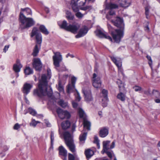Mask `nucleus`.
I'll return each mask as SVG.
<instances>
[{
	"mask_svg": "<svg viewBox=\"0 0 160 160\" xmlns=\"http://www.w3.org/2000/svg\"><path fill=\"white\" fill-rule=\"evenodd\" d=\"M93 142L96 144L99 142V140H98V137L97 136H95L94 138Z\"/></svg>",
	"mask_w": 160,
	"mask_h": 160,
	"instance_id": "obj_52",
	"label": "nucleus"
},
{
	"mask_svg": "<svg viewBox=\"0 0 160 160\" xmlns=\"http://www.w3.org/2000/svg\"><path fill=\"white\" fill-rule=\"evenodd\" d=\"M63 135L66 144L72 152H75V146L73 143L72 135L69 132H66L64 133Z\"/></svg>",
	"mask_w": 160,
	"mask_h": 160,
	"instance_id": "obj_5",
	"label": "nucleus"
},
{
	"mask_svg": "<svg viewBox=\"0 0 160 160\" xmlns=\"http://www.w3.org/2000/svg\"><path fill=\"white\" fill-rule=\"evenodd\" d=\"M32 65L36 70L40 71L42 67V64L39 58H35L33 60Z\"/></svg>",
	"mask_w": 160,
	"mask_h": 160,
	"instance_id": "obj_14",
	"label": "nucleus"
},
{
	"mask_svg": "<svg viewBox=\"0 0 160 160\" xmlns=\"http://www.w3.org/2000/svg\"><path fill=\"white\" fill-rule=\"evenodd\" d=\"M21 11H26L28 14H32V11L31 10L28 8H21Z\"/></svg>",
	"mask_w": 160,
	"mask_h": 160,
	"instance_id": "obj_43",
	"label": "nucleus"
},
{
	"mask_svg": "<svg viewBox=\"0 0 160 160\" xmlns=\"http://www.w3.org/2000/svg\"><path fill=\"white\" fill-rule=\"evenodd\" d=\"M108 150H105V151L104 150L102 151V154H103L104 153H105L107 154L108 156L110 158H112V153L111 152H109L108 151Z\"/></svg>",
	"mask_w": 160,
	"mask_h": 160,
	"instance_id": "obj_41",
	"label": "nucleus"
},
{
	"mask_svg": "<svg viewBox=\"0 0 160 160\" xmlns=\"http://www.w3.org/2000/svg\"><path fill=\"white\" fill-rule=\"evenodd\" d=\"M25 74L28 75L32 74L33 72L32 70L29 67H27L24 70Z\"/></svg>",
	"mask_w": 160,
	"mask_h": 160,
	"instance_id": "obj_37",
	"label": "nucleus"
},
{
	"mask_svg": "<svg viewBox=\"0 0 160 160\" xmlns=\"http://www.w3.org/2000/svg\"><path fill=\"white\" fill-rule=\"evenodd\" d=\"M56 112L59 117L61 119L64 118L68 119L71 117V114L68 112L66 110H63L61 108H57Z\"/></svg>",
	"mask_w": 160,
	"mask_h": 160,
	"instance_id": "obj_8",
	"label": "nucleus"
},
{
	"mask_svg": "<svg viewBox=\"0 0 160 160\" xmlns=\"http://www.w3.org/2000/svg\"><path fill=\"white\" fill-rule=\"evenodd\" d=\"M68 57H71L73 58L74 57V56L73 55L69 53H68L67 54L66 57V58H68Z\"/></svg>",
	"mask_w": 160,
	"mask_h": 160,
	"instance_id": "obj_56",
	"label": "nucleus"
},
{
	"mask_svg": "<svg viewBox=\"0 0 160 160\" xmlns=\"http://www.w3.org/2000/svg\"><path fill=\"white\" fill-rule=\"evenodd\" d=\"M87 0H76V2L79 7L84 6ZM88 2H90L91 0H87Z\"/></svg>",
	"mask_w": 160,
	"mask_h": 160,
	"instance_id": "obj_31",
	"label": "nucleus"
},
{
	"mask_svg": "<svg viewBox=\"0 0 160 160\" xmlns=\"http://www.w3.org/2000/svg\"><path fill=\"white\" fill-rule=\"evenodd\" d=\"M154 101L155 102L157 103H160V99H159L158 98L155 99L154 100Z\"/></svg>",
	"mask_w": 160,
	"mask_h": 160,
	"instance_id": "obj_57",
	"label": "nucleus"
},
{
	"mask_svg": "<svg viewBox=\"0 0 160 160\" xmlns=\"http://www.w3.org/2000/svg\"><path fill=\"white\" fill-rule=\"evenodd\" d=\"M9 47V45H8V46H5V47H4V48L3 49V52H6V50H8V48Z\"/></svg>",
	"mask_w": 160,
	"mask_h": 160,
	"instance_id": "obj_55",
	"label": "nucleus"
},
{
	"mask_svg": "<svg viewBox=\"0 0 160 160\" xmlns=\"http://www.w3.org/2000/svg\"><path fill=\"white\" fill-rule=\"evenodd\" d=\"M39 29L42 33L45 35H48L49 33V32L43 25H40Z\"/></svg>",
	"mask_w": 160,
	"mask_h": 160,
	"instance_id": "obj_28",
	"label": "nucleus"
},
{
	"mask_svg": "<svg viewBox=\"0 0 160 160\" xmlns=\"http://www.w3.org/2000/svg\"><path fill=\"white\" fill-rule=\"evenodd\" d=\"M76 12L75 15L78 18H82L83 16V14L79 12L78 11Z\"/></svg>",
	"mask_w": 160,
	"mask_h": 160,
	"instance_id": "obj_45",
	"label": "nucleus"
},
{
	"mask_svg": "<svg viewBox=\"0 0 160 160\" xmlns=\"http://www.w3.org/2000/svg\"><path fill=\"white\" fill-rule=\"evenodd\" d=\"M87 135V132H84L82 134H81L79 137V140L80 141V143H83L84 142Z\"/></svg>",
	"mask_w": 160,
	"mask_h": 160,
	"instance_id": "obj_34",
	"label": "nucleus"
},
{
	"mask_svg": "<svg viewBox=\"0 0 160 160\" xmlns=\"http://www.w3.org/2000/svg\"><path fill=\"white\" fill-rule=\"evenodd\" d=\"M151 76V78L152 79H154L155 82H158L160 81L159 80H157V79L159 78V77L158 76V72L156 70L152 71Z\"/></svg>",
	"mask_w": 160,
	"mask_h": 160,
	"instance_id": "obj_22",
	"label": "nucleus"
},
{
	"mask_svg": "<svg viewBox=\"0 0 160 160\" xmlns=\"http://www.w3.org/2000/svg\"><path fill=\"white\" fill-rule=\"evenodd\" d=\"M118 3L119 6L122 7L126 8L131 4V0H118Z\"/></svg>",
	"mask_w": 160,
	"mask_h": 160,
	"instance_id": "obj_16",
	"label": "nucleus"
},
{
	"mask_svg": "<svg viewBox=\"0 0 160 160\" xmlns=\"http://www.w3.org/2000/svg\"><path fill=\"white\" fill-rule=\"evenodd\" d=\"M28 112H29V113L30 114H31L33 116H35L37 113V112L35 110H34L32 109V108H28Z\"/></svg>",
	"mask_w": 160,
	"mask_h": 160,
	"instance_id": "obj_42",
	"label": "nucleus"
},
{
	"mask_svg": "<svg viewBox=\"0 0 160 160\" xmlns=\"http://www.w3.org/2000/svg\"><path fill=\"white\" fill-rule=\"evenodd\" d=\"M59 153L60 155H62L64 157H67V150L63 148V147L61 146L59 147L58 148Z\"/></svg>",
	"mask_w": 160,
	"mask_h": 160,
	"instance_id": "obj_20",
	"label": "nucleus"
},
{
	"mask_svg": "<svg viewBox=\"0 0 160 160\" xmlns=\"http://www.w3.org/2000/svg\"><path fill=\"white\" fill-rule=\"evenodd\" d=\"M58 104L63 108L68 107V103L67 102H65L63 100H60L58 102Z\"/></svg>",
	"mask_w": 160,
	"mask_h": 160,
	"instance_id": "obj_29",
	"label": "nucleus"
},
{
	"mask_svg": "<svg viewBox=\"0 0 160 160\" xmlns=\"http://www.w3.org/2000/svg\"><path fill=\"white\" fill-rule=\"evenodd\" d=\"M72 104L73 107L74 108H76L78 106V103L75 102H72Z\"/></svg>",
	"mask_w": 160,
	"mask_h": 160,
	"instance_id": "obj_53",
	"label": "nucleus"
},
{
	"mask_svg": "<svg viewBox=\"0 0 160 160\" xmlns=\"http://www.w3.org/2000/svg\"><path fill=\"white\" fill-rule=\"evenodd\" d=\"M115 145V142L114 141H113L112 143V145H111L110 147L109 148L110 149H112L113 148Z\"/></svg>",
	"mask_w": 160,
	"mask_h": 160,
	"instance_id": "obj_54",
	"label": "nucleus"
},
{
	"mask_svg": "<svg viewBox=\"0 0 160 160\" xmlns=\"http://www.w3.org/2000/svg\"><path fill=\"white\" fill-rule=\"evenodd\" d=\"M118 8V6L116 4L111 3L107 4L106 9L109 10L106 15L107 18L110 19L111 18V16L115 15V12L113 9L117 8Z\"/></svg>",
	"mask_w": 160,
	"mask_h": 160,
	"instance_id": "obj_6",
	"label": "nucleus"
},
{
	"mask_svg": "<svg viewBox=\"0 0 160 160\" xmlns=\"http://www.w3.org/2000/svg\"><path fill=\"white\" fill-rule=\"evenodd\" d=\"M133 88L136 92L141 91L142 90V88L141 87L137 86L134 87Z\"/></svg>",
	"mask_w": 160,
	"mask_h": 160,
	"instance_id": "obj_48",
	"label": "nucleus"
},
{
	"mask_svg": "<svg viewBox=\"0 0 160 160\" xmlns=\"http://www.w3.org/2000/svg\"><path fill=\"white\" fill-rule=\"evenodd\" d=\"M118 87L119 88L120 90H121V89L122 88L124 87V85L122 83H121L120 85H118Z\"/></svg>",
	"mask_w": 160,
	"mask_h": 160,
	"instance_id": "obj_59",
	"label": "nucleus"
},
{
	"mask_svg": "<svg viewBox=\"0 0 160 160\" xmlns=\"http://www.w3.org/2000/svg\"><path fill=\"white\" fill-rule=\"evenodd\" d=\"M107 102H105L102 103V106L103 107H106L107 106Z\"/></svg>",
	"mask_w": 160,
	"mask_h": 160,
	"instance_id": "obj_64",
	"label": "nucleus"
},
{
	"mask_svg": "<svg viewBox=\"0 0 160 160\" xmlns=\"http://www.w3.org/2000/svg\"><path fill=\"white\" fill-rule=\"evenodd\" d=\"M88 29L86 26H83L79 30L78 33L76 35L75 37L78 38L84 36L88 32Z\"/></svg>",
	"mask_w": 160,
	"mask_h": 160,
	"instance_id": "obj_15",
	"label": "nucleus"
},
{
	"mask_svg": "<svg viewBox=\"0 0 160 160\" xmlns=\"http://www.w3.org/2000/svg\"><path fill=\"white\" fill-rule=\"evenodd\" d=\"M39 52V49L38 48V45L36 44L35 46V47L34 48L33 52L32 53V55L33 56L35 57L36 56L38 53Z\"/></svg>",
	"mask_w": 160,
	"mask_h": 160,
	"instance_id": "obj_38",
	"label": "nucleus"
},
{
	"mask_svg": "<svg viewBox=\"0 0 160 160\" xmlns=\"http://www.w3.org/2000/svg\"><path fill=\"white\" fill-rule=\"evenodd\" d=\"M76 0H72L71 3V5L73 12H75L78 11L79 9L78 7V4L76 2Z\"/></svg>",
	"mask_w": 160,
	"mask_h": 160,
	"instance_id": "obj_21",
	"label": "nucleus"
},
{
	"mask_svg": "<svg viewBox=\"0 0 160 160\" xmlns=\"http://www.w3.org/2000/svg\"><path fill=\"white\" fill-rule=\"evenodd\" d=\"M50 138H51V144L52 145L53 142L54 140V133L52 132L51 133Z\"/></svg>",
	"mask_w": 160,
	"mask_h": 160,
	"instance_id": "obj_47",
	"label": "nucleus"
},
{
	"mask_svg": "<svg viewBox=\"0 0 160 160\" xmlns=\"http://www.w3.org/2000/svg\"><path fill=\"white\" fill-rule=\"evenodd\" d=\"M117 97L118 99L122 102L124 101L126 99L125 95L122 92L119 93L118 94Z\"/></svg>",
	"mask_w": 160,
	"mask_h": 160,
	"instance_id": "obj_33",
	"label": "nucleus"
},
{
	"mask_svg": "<svg viewBox=\"0 0 160 160\" xmlns=\"http://www.w3.org/2000/svg\"><path fill=\"white\" fill-rule=\"evenodd\" d=\"M145 14L147 18H148V16L149 15V8L148 7H146L145 8Z\"/></svg>",
	"mask_w": 160,
	"mask_h": 160,
	"instance_id": "obj_50",
	"label": "nucleus"
},
{
	"mask_svg": "<svg viewBox=\"0 0 160 160\" xmlns=\"http://www.w3.org/2000/svg\"><path fill=\"white\" fill-rule=\"evenodd\" d=\"M84 127L86 128L88 130L90 129L91 123L86 118H84L83 122Z\"/></svg>",
	"mask_w": 160,
	"mask_h": 160,
	"instance_id": "obj_26",
	"label": "nucleus"
},
{
	"mask_svg": "<svg viewBox=\"0 0 160 160\" xmlns=\"http://www.w3.org/2000/svg\"><path fill=\"white\" fill-rule=\"evenodd\" d=\"M20 128V125L18 123H16L13 127V129L15 130H18Z\"/></svg>",
	"mask_w": 160,
	"mask_h": 160,
	"instance_id": "obj_49",
	"label": "nucleus"
},
{
	"mask_svg": "<svg viewBox=\"0 0 160 160\" xmlns=\"http://www.w3.org/2000/svg\"><path fill=\"white\" fill-rule=\"evenodd\" d=\"M78 112L80 118H82L84 120V118H86L85 114L81 108H79L78 110Z\"/></svg>",
	"mask_w": 160,
	"mask_h": 160,
	"instance_id": "obj_36",
	"label": "nucleus"
},
{
	"mask_svg": "<svg viewBox=\"0 0 160 160\" xmlns=\"http://www.w3.org/2000/svg\"><path fill=\"white\" fill-rule=\"evenodd\" d=\"M66 18L68 20H73L74 18V15L69 11L66 12Z\"/></svg>",
	"mask_w": 160,
	"mask_h": 160,
	"instance_id": "obj_24",
	"label": "nucleus"
},
{
	"mask_svg": "<svg viewBox=\"0 0 160 160\" xmlns=\"http://www.w3.org/2000/svg\"><path fill=\"white\" fill-rule=\"evenodd\" d=\"M110 58L118 68H121L122 66V62L120 61H118L116 58L114 57H111Z\"/></svg>",
	"mask_w": 160,
	"mask_h": 160,
	"instance_id": "obj_25",
	"label": "nucleus"
},
{
	"mask_svg": "<svg viewBox=\"0 0 160 160\" xmlns=\"http://www.w3.org/2000/svg\"><path fill=\"white\" fill-rule=\"evenodd\" d=\"M19 19L22 24L21 27L25 29L31 27L34 25L35 22L31 18H27L21 12L19 15Z\"/></svg>",
	"mask_w": 160,
	"mask_h": 160,
	"instance_id": "obj_3",
	"label": "nucleus"
},
{
	"mask_svg": "<svg viewBox=\"0 0 160 160\" xmlns=\"http://www.w3.org/2000/svg\"><path fill=\"white\" fill-rule=\"evenodd\" d=\"M152 60L149 61L148 64L149 65L150 67L151 68H152Z\"/></svg>",
	"mask_w": 160,
	"mask_h": 160,
	"instance_id": "obj_60",
	"label": "nucleus"
},
{
	"mask_svg": "<svg viewBox=\"0 0 160 160\" xmlns=\"http://www.w3.org/2000/svg\"><path fill=\"white\" fill-rule=\"evenodd\" d=\"M59 25L61 28L74 34L77 32L80 27L79 25L77 23L74 24H70L68 25V24L65 20L63 21L62 24H59Z\"/></svg>",
	"mask_w": 160,
	"mask_h": 160,
	"instance_id": "obj_4",
	"label": "nucleus"
},
{
	"mask_svg": "<svg viewBox=\"0 0 160 160\" xmlns=\"http://www.w3.org/2000/svg\"><path fill=\"white\" fill-rule=\"evenodd\" d=\"M108 133V130L106 128L104 127L101 129L99 131V136L102 138L106 137Z\"/></svg>",
	"mask_w": 160,
	"mask_h": 160,
	"instance_id": "obj_19",
	"label": "nucleus"
},
{
	"mask_svg": "<svg viewBox=\"0 0 160 160\" xmlns=\"http://www.w3.org/2000/svg\"><path fill=\"white\" fill-rule=\"evenodd\" d=\"M110 142V141H104L103 142V149L102 151L108 150L109 149L108 146Z\"/></svg>",
	"mask_w": 160,
	"mask_h": 160,
	"instance_id": "obj_32",
	"label": "nucleus"
},
{
	"mask_svg": "<svg viewBox=\"0 0 160 160\" xmlns=\"http://www.w3.org/2000/svg\"><path fill=\"white\" fill-rule=\"evenodd\" d=\"M81 98L80 97L79 93L77 91V95L76 96V99L78 101H79L81 100Z\"/></svg>",
	"mask_w": 160,
	"mask_h": 160,
	"instance_id": "obj_51",
	"label": "nucleus"
},
{
	"mask_svg": "<svg viewBox=\"0 0 160 160\" xmlns=\"http://www.w3.org/2000/svg\"><path fill=\"white\" fill-rule=\"evenodd\" d=\"M22 65L20 63V61L18 59L16 63L13 66V69L16 72H18L20 71L21 68L22 67Z\"/></svg>",
	"mask_w": 160,
	"mask_h": 160,
	"instance_id": "obj_18",
	"label": "nucleus"
},
{
	"mask_svg": "<svg viewBox=\"0 0 160 160\" xmlns=\"http://www.w3.org/2000/svg\"><path fill=\"white\" fill-rule=\"evenodd\" d=\"M82 92L84 96V99L87 102H89L93 100V98L91 94V90L89 88H84Z\"/></svg>",
	"mask_w": 160,
	"mask_h": 160,
	"instance_id": "obj_12",
	"label": "nucleus"
},
{
	"mask_svg": "<svg viewBox=\"0 0 160 160\" xmlns=\"http://www.w3.org/2000/svg\"><path fill=\"white\" fill-rule=\"evenodd\" d=\"M75 157L72 154L69 153L68 156V160H75Z\"/></svg>",
	"mask_w": 160,
	"mask_h": 160,
	"instance_id": "obj_46",
	"label": "nucleus"
},
{
	"mask_svg": "<svg viewBox=\"0 0 160 160\" xmlns=\"http://www.w3.org/2000/svg\"><path fill=\"white\" fill-rule=\"evenodd\" d=\"M85 154L86 158H89L94 154V152L91 149H88L85 151Z\"/></svg>",
	"mask_w": 160,
	"mask_h": 160,
	"instance_id": "obj_27",
	"label": "nucleus"
},
{
	"mask_svg": "<svg viewBox=\"0 0 160 160\" xmlns=\"http://www.w3.org/2000/svg\"><path fill=\"white\" fill-rule=\"evenodd\" d=\"M112 22L115 26L119 28V29H116L111 31L110 27L111 26H108L109 31L111 32V34L114 42L119 43L123 35L124 24L123 20L122 18L117 17L116 20L112 21Z\"/></svg>",
	"mask_w": 160,
	"mask_h": 160,
	"instance_id": "obj_2",
	"label": "nucleus"
},
{
	"mask_svg": "<svg viewBox=\"0 0 160 160\" xmlns=\"http://www.w3.org/2000/svg\"><path fill=\"white\" fill-rule=\"evenodd\" d=\"M71 125L70 122L68 120L63 121L62 123L61 126L62 129L65 130L69 128Z\"/></svg>",
	"mask_w": 160,
	"mask_h": 160,
	"instance_id": "obj_23",
	"label": "nucleus"
},
{
	"mask_svg": "<svg viewBox=\"0 0 160 160\" xmlns=\"http://www.w3.org/2000/svg\"><path fill=\"white\" fill-rule=\"evenodd\" d=\"M145 31H147V32L149 31V28L148 26V25L145 27Z\"/></svg>",
	"mask_w": 160,
	"mask_h": 160,
	"instance_id": "obj_58",
	"label": "nucleus"
},
{
	"mask_svg": "<svg viewBox=\"0 0 160 160\" xmlns=\"http://www.w3.org/2000/svg\"><path fill=\"white\" fill-rule=\"evenodd\" d=\"M92 83L93 86L96 88H100L102 84V82L99 77L94 73L92 78Z\"/></svg>",
	"mask_w": 160,
	"mask_h": 160,
	"instance_id": "obj_11",
	"label": "nucleus"
},
{
	"mask_svg": "<svg viewBox=\"0 0 160 160\" xmlns=\"http://www.w3.org/2000/svg\"><path fill=\"white\" fill-rule=\"evenodd\" d=\"M75 126L74 124H73L72 126V132L74 131L75 130Z\"/></svg>",
	"mask_w": 160,
	"mask_h": 160,
	"instance_id": "obj_63",
	"label": "nucleus"
},
{
	"mask_svg": "<svg viewBox=\"0 0 160 160\" xmlns=\"http://www.w3.org/2000/svg\"><path fill=\"white\" fill-rule=\"evenodd\" d=\"M152 96L156 98H159L160 96V93L156 90H153L152 93Z\"/></svg>",
	"mask_w": 160,
	"mask_h": 160,
	"instance_id": "obj_35",
	"label": "nucleus"
},
{
	"mask_svg": "<svg viewBox=\"0 0 160 160\" xmlns=\"http://www.w3.org/2000/svg\"><path fill=\"white\" fill-rule=\"evenodd\" d=\"M48 87L47 77L45 74H43L39 81L38 88L34 90V95L40 97L47 95L48 97L51 98L52 96V91L50 87L48 91Z\"/></svg>",
	"mask_w": 160,
	"mask_h": 160,
	"instance_id": "obj_1",
	"label": "nucleus"
},
{
	"mask_svg": "<svg viewBox=\"0 0 160 160\" xmlns=\"http://www.w3.org/2000/svg\"><path fill=\"white\" fill-rule=\"evenodd\" d=\"M77 80V78L74 76H72L71 78V82L69 83L67 86V92L68 94L76 91L75 88V84Z\"/></svg>",
	"mask_w": 160,
	"mask_h": 160,
	"instance_id": "obj_10",
	"label": "nucleus"
},
{
	"mask_svg": "<svg viewBox=\"0 0 160 160\" xmlns=\"http://www.w3.org/2000/svg\"><path fill=\"white\" fill-rule=\"evenodd\" d=\"M54 55L53 56L52 59L53 61V64L56 68L60 67V63L62 59V56L59 52H54Z\"/></svg>",
	"mask_w": 160,
	"mask_h": 160,
	"instance_id": "obj_7",
	"label": "nucleus"
},
{
	"mask_svg": "<svg viewBox=\"0 0 160 160\" xmlns=\"http://www.w3.org/2000/svg\"><path fill=\"white\" fill-rule=\"evenodd\" d=\"M144 93L146 94H150V91L149 89H148L147 91H144Z\"/></svg>",
	"mask_w": 160,
	"mask_h": 160,
	"instance_id": "obj_62",
	"label": "nucleus"
},
{
	"mask_svg": "<svg viewBox=\"0 0 160 160\" xmlns=\"http://www.w3.org/2000/svg\"><path fill=\"white\" fill-rule=\"evenodd\" d=\"M36 35L37 43L40 45L42 42V37L40 33H38V29L36 27L33 28L32 30L31 37H33Z\"/></svg>",
	"mask_w": 160,
	"mask_h": 160,
	"instance_id": "obj_9",
	"label": "nucleus"
},
{
	"mask_svg": "<svg viewBox=\"0 0 160 160\" xmlns=\"http://www.w3.org/2000/svg\"><path fill=\"white\" fill-rule=\"evenodd\" d=\"M58 89L60 92L63 91L64 90L63 86L62 85L61 82L60 81H59L58 82Z\"/></svg>",
	"mask_w": 160,
	"mask_h": 160,
	"instance_id": "obj_44",
	"label": "nucleus"
},
{
	"mask_svg": "<svg viewBox=\"0 0 160 160\" xmlns=\"http://www.w3.org/2000/svg\"><path fill=\"white\" fill-rule=\"evenodd\" d=\"M32 85L29 83H25L23 86L22 89V92L26 95H27L30 92L31 89L32 88Z\"/></svg>",
	"mask_w": 160,
	"mask_h": 160,
	"instance_id": "obj_17",
	"label": "nucleus"
},
{
	"mask_svg": "<svg viewBox=\"0 0 160 160\" xmlns=\"http://www.w3.org/2000/svg\"><path fill=\"white\" fill-rule=\"evenodd\" d=\"M92 9V6L91 5L86 6L85 7H81L80 8L81 10L86 11L87 10H90Z\"/></svg>",
	"mask_w": 160,
	"mask_h": 160,
	"instance_id": "obj_39",
	"label": "nucleus"
},
{
	"mask_svg": "<svg viewBox=\"0 0 160 160\" xmlns=\"http://www.w3.org/2000/svg\"><path fill=\"white\" fill-rule=\"evenodd\" d=\"M146 57L149 61L152 60L151 59V57L150 56H148V55H147V56H146Z\"/></svg>",
	"mask_w": 160,
	"mask_h": 160,
	"instance_id": "obj_61",
	"label": "nucleus"
},
{
	"mask_svg": "<svg viewBox=\"0 0 160 160\" xmlns=\"http://www.w3.org/2000/svg\"><path fill=\"white\" fill-rule=\"evenodd\" d=\"M100 94L101 96L103 97L105 100H107L108 95V91L107 90L104 89H102L101 91Z\"/></svg>",
	"mask_w": 160,
	"mask_h": 160,
	"instance_id": "obj_30",
	"label": "nucleus"
},
{
	"mask_svg": "<svg viewBox=\"0 0 160 160\" xmlns=\"http://www.w3.org/2000/svg\"><path fill=\"white\" fill-rule=\"evenodd\" d=\"M96 35L100 38H105L112 42V39L111 37L108 36V34L100 29H98L95 31Z\"/></svg>",
	"mask_w": 160,
	"mask_h": 160,
	"instance_id": "obj_13",
	"label": "nucleus"
},
{
	"mask_svg": "<svg viewBox=\"0 0 160 160\" xmlns=\"http://www.w3.org/2000/svg\"><path fill=\"white\" fill-rule=\"evenodd\" d=\"M40 123V122L39 121H36L34 119H32V122L30 123V125L35 127L38 123Z\"/></svg>",
	"mask_w": 160,
	"mask_h": 160,
	"instance_id": "obj_40",
	"label": "nucleus"
}]
</instances>
